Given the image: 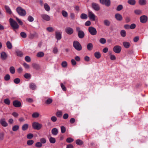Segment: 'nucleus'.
Here are the masks:
<instances>
[{"mask_svg":"<svg viewBox=\"0 0 148 148\" xmlns=\"http://www.w3.org/2000/svg\"><path fill=\"white\" fill-rule=\"evenodd\" d=\"M61 65L63 67H66L67 65V62L66 61L62 62L61 63Z\"/></svg>","mask_w":148,"mask_h":148,"instance_id":"nucleus-44","label":"nucleus"},{"mask_svg":"<svg viewBox=\"0 0 148 148\" xmlns=\"http://www.w3.org/2000/svg\"><path fill=\"white\" fill-rule=\"evenodd\" d=\"M58 130L56 128H53L51 132L53 135H57L58 134Z\"/></svg>","mask_w":148,"mask_h":148,"instance_id":"nucleus-21","label":"nucleus"},{"mask_svg":"<svg viewBox=\"0 0 148 148\" xmlns=\"http://www.w3.org/2000/svg\"><path fill=\"white\" fill-rule=\"evenodd\" d=\"M16 53L17 55L18 56L20 57L22 56L23 55V53L21 51H16Z\"/></svg>","mask_w":148,"mask_h":148,"instance_id":"nucleus-48","label":"nucleus"},{"mask_svg":"<svg viewBox=\"0 0 148 148\" xmlns=\"http://www.w3.org/2000/svg\"><path fill=\"white\" fill-rule=\"evenodd\" d=\"M16 10L18 14L21 16H25L26 14V11L21 7H18Z\"/></svg>","mask_w":148,"mask_h":148,"instance_id":"nucleus-2","label":"nucleus"},{"mask_svg":"<svg viewBox=\"0 0 148 148\" xmlns=\"http://www.w3.org/2000/svg\"><path fill=\"white\" fill-rule=\"evenodd\" d=\"M9 20L10 25L14 30L18 29L19 28V25L17 22L14 20L13 19L10 18Z\"/></svg>","mask_w":148,"mask_h":148,"instance_id":"nucleus-3","label":"nucleus"},{"mask_svg":"<svg viewBox=\"0 0 148 148\" xmlns=\"http://www.w3.org/2000/svg\"><path fill=\"white\" fill-rule=\"evenodd\" d=\"M24 77L26 79H29L30 78L31 76L30 74L26 73L24 75Z\"/></svg>","mask_w":148,"mask_h":148,"instance_id":"nucleus-52","label":"nucleus"},{"mask_svg":"<svg viewBox=\"0 0 148 148\" xmlns=\"http://www.w3.org/2000/svg\"><path fill=\"white\" fill-rule=\"evenodd\" d=\"M34 142V141L33 140H27V143L28 145L31 146L33 144Z\"/></svg>","mask_w":148,"mask_h":148,"instance_id":"nucleus-39","label":"nucleus"},{"mask_svg":"<svg viewBox=\"0 0 148 148\" xmlns=\"http://www.w3.org/2000/svg\"><path fill=\"white\" fill-rule=\"evenodd\" d=\"M44 7L45 10L47 12L50 11V8L49 5L46 3H45L44 5Z\"/></svg>","mask_w":148,"mask_h":148,"instance_id":"nucleus-22","label":"nucleus"},{"mask_svg":"<svg viewBox=\"0 0 148 148\" xmlns=\"http://www.w3.org/2000/svg\"><path fill=\"white\" fill-rule=\"evenodd\" d=\"M28 125L27 124H24L22 126V129L23 131L26 130L28 128Z\"/></svg>","mask_w":148,"mask_h":148,"instance_id":"nucleus-26","label":"nucleus"},{"mask_svg":"<svg viewBox=\"0 0 148 148\" xmlns=\"http://www.w3.org/2000/svg\"><path fill=\"white\" fill-rule=\"evenodd\" d=\"M103 23L105 25L108 26H110V22L108 20H105L103 21Z\"/></svg>","mask_w":148,"mask_h":148,"instance_id":"nucleus-32","label":"nucleus"},{"mask_svg":"<svg viewBox=\"0 0 148 148\" xmlns=\"http://www.w3.org/2000/svg\"><path fill=\"white\" fill-rule=\"evenodd\" d=\"M19 127L18 125H15L13 127L12 130L14 131H16L19 129Z\"/></svg>","mask_w":148,"mask_h":148,"instance_id":"nucleus-37","label":"nucleus"},{"mask_svg":"<svg viewBox=\"0 0 148 148\" xmlns=\"http://www.w3.org/2000/svg\"><path fill=\"white\" fill-rule=\"evenodd\" d=\"M136 27V25L134 23L132 24L130 26V29H134Z\"/></svg>","mask_w":148,"mask_h":148,"instance_id":"nucleus-63","label":"nucleus"},{"mask_svg":"<svg viewBox=\"0 0 148 148\" xmlns=\"http://www.w3.org/2000/svg\"><path fill=\"white\" fill-rule=\"evenodd\" d=\"M27 19L29 22H32L34 20L33 18L31 16H28Z\"/></svg>","mask_w":148,"mask_h":148,"instance_id":"nucleus-61","label":"nucleus"},{"mask_svg":"<svg viewBox=\"0 0 148 148\" xmlns=\"http://www.w3.org/2000/svg\"><path fill=\"white\" fill-rule=\"evenodd\" d=\"M38 35L36 32H34L33 34H30L29 37L30 39H32L34 38H38Z\"/></svg>","mask_w":148,"mask_h":148,"instance_id":"nucleus-16","label":"nucleus"},{"mask_svg":"<svg viewBox=\"0 0 148 148\" xmlns=\"http://www.w3.org/2000/svg\"><path fill=\"white\" fill-rule=\"evenodd\" d=\"M52 99L51 98H48L45 102L46 104L49 105L51 104L52 102Z\"/></svg>","mask_w":148,"mask_h":148,"instance_id":"nucleus-38","label":"nucleus"},{"mask_svg":"<svg viewBox=\"0 0 148 148\" xmlns=\"http://www.w3.org/2000/svg\"><path fill=\"white\" fill-rule=\"evenodd\" d=\"M92 8L95 10L98 11L100 10V7L99 5L95 3H92Z\"/></svg>","mask_w":148,"mask_h":148,"instance_id":"nucleus-13","label":"nucleus"},{"mask_svg":"<svg viewBox=\"0 0 148 148\" xmlns=\"http://www.w3.org/2000/svg\"><path fill=\"white\" fill-rule=\"evenodd\" d=\"M99 1L100 3L107 7H109L110 5V0H99Z\"/></svg>","mask_w":148,"mask_h":148,"instance_id":"nucleus-7","label":"nucleus"},{"mask_svg":"<svg viewBox=\"0 0 148 148\" xmlns=\"http://www.w3.org/2000/svg\"><path fill=\"white\" fill-rule=\"evenodd\" d=\"M140 22L142 23H145L147 20V17L145 15L142 16L140 17Z\"/></svg>","mask_w":148,"mask_h":148,"instance_id":"nucleus-14","label":"nucleus"},{"mask_svg":"<svg viewBox=\"0 0 148 148\" xmlns=\"http://www.w3.org/2000/svg\"><path fill=\"white\" fill-rule=\"evenodd\" d=\"M71 19L72 20H74L75 18V15L74 13H71L70 14Z\"/></svg>","mask_w":148,"mask_h":148,"instance_id":"nucleus-60","label":"nucleus"},{"mask_svg":"<svg viewBox=\"0 0 148 148\" xmlns=\"http://www.w3.org/2000/svg\"><path fill=\"white\" fill-rule=\"evenodd\" d=\"M65 32L68 34H72L73 33V29L70 27H67L65 29Z\"/></svg>","mask_w":148,"mask_h":148,"instance_id":"nucleus-11","label":"nucleus"},{"mask_svg":"<svg viewBox=\"0 0 148 148\" xmlns=\"http://www.w3.org/2000/svg\"><path fill=\"white\" fill-rule=\"evenodd\" d=\"M0 123L3 127H7L8 125V124L4 118H1L0 120Z\"/></svg>","mask_w":148,"mask_h":148,"instance_id":"nucleus-10","label":"nucleus"},{"mask_svg":"<svg viewBox=\"0 0 148 148\" xmlns=\"http://www.w3.org/2000/svg\"><path fill=\"white\" fill-rule=\"evenodd\" d=\"M1 58L3 60H5L7 58V55L5 52H3L1 53Z\"/></svg>","mask_w":148,"mask_h":148,"instance_id":"nucleus-19","label":"nucleus"},{"mask_svg":"<svg viewBox=\"0 0 148 148\" xmlns=\"http://www.w3.org/2000/svg\"><path fill=\"white\" fill-rule=\"evenodd\" d=\"M80 18L82 19H86L88 18V16L87 14H85L82 13L81 14L80 16Z\"/></svg>","mask_w":148,"mask_h":148,"instance_id":"nucleus-34","label":"nucleus"},{"mask_svg":"<svg viewBox=\"0 0 148 148\" xmlns=\"http://www.w3.org/2000/svg\"><path fill=\"white\" fill-rule=\"evenodd\" d=\"M23 65L26 69H29V65L25 62L23 63Z\"/></svg>","mask_w":148,"mask_h":148,"instance_id":"nucleus-62","label":"nucleus"},{"mask_svg":"<svg viewBox=\"0 0 148 148\" xmlns=\"http://www.w3.org/2000/svg\"><path fill=\"white\" fill-rule=\"evenodd\" d=\"M120 34L122 37H125L126 34V32L124 30H122L120 32Z\"/></svg>","mask_w":148,"mask_h":148,"instance_id":"nucleus-29","label":"nucleus"},{"mask_svg":"<svg viewBox=\"0 0 148 148\" xmlns=\"http://www.w3.org/2000/svg\"><path fill=\"white\" fill-rule=\"evenodd\" d=\"M56 37L58 40H60L61 38V34L58 32H56Z\"/></svg>","mask_w":148,"mask_h":148,"instance_id":"nucleus-18","label":"nucleus"},{"mask_svg":"<svg viewBox=\"0 0 148 148\" xmlns=\"http://www.w3.org/2000/svg\"><path fill=\"white\" fill-rule=\"evenodd\" d=\"M44 56V53L43 52H39L37 53L36 56L38 57L41 58L43 57Z\"/></svg>","mask_w":148,"mask_h":148,"instance_id":"nucleus-25","label":"nucleus"},{"mask_svg":"<svg viewBox=\"0 0 148 148\" xmlns=\"http://www.w3.org/2000/svg\"><path fill=\"white\" fill-rule=\"evenodd\" d=\"M123 44L125 48H128L130 46V43L127 42H123Z\"/></svg>","mask_w":148,"mask_h":148,"instance_id":"nucleus-23","label":"nucleus"},{"mask_svg":"<svg viewBox=\"0 0 148 148\" xmlns=\"http://www.w3.org/2000/svg\"><path fill=\"white\" fill-rule=\"evenodd\" d=\"M115 18L118 21H121L122 20L123 18L122 16L119 14H115Z\"/></svg>","mask_w":148,"mask_h":148,"instance_id":"nucleus-17","label":"nucleus"},{"mask_svg":"<svg viewBox=\"0 0 148 148\" xmlns=\"http://www.w3.org/2000/svg\"><path fill=\"white\" fill-rule=\"evenodd\" d=\"M40 142L42 144H44L46 142V139L45 138H42L40 139Z\"/></svg>","mask_w":148,"mask_h":148,"instance_id":"nucleus-54","label":"nucleus"},{"mask_svg":"<svg viewBox=\"0 0 148 148\" xmlns=\"http://www.w3.org/2000/svg\"><path fill=\"white\" fill-rule=\"evenodd\" d=\"M39 114L38 112H36L32 114V117L34 118L38 117L39 116Z\"/></svg>","mask_w":148,"mask_h":148,"instance_id":"nucleus-51","label":"nucleus"},{"mask_svg":"<svg viewBox=\"0 0 148 148\" xmlns=\"http://www.w3.org/2000/svg\"><path fill=\"white\" fill-rule=\"evenodd\" d=\"M41 16L43 19L47 21H49L50 20V16L46 14H41Z\"/></svg>","mask_w":148,"mask_h":148,"instance_id":"nucleus-12","label":"nucleus"},{"mask_svg":"<svg viewBox=\"0 0 148 148\" xmlns=\"http://www.w3.org/2000/svg\"><path fill=\"white\" fill-rule=\"evenodd\" d=\"M101 44H105L106 42V39L104 38H101L99 40Z\"/></svg>","mask_w":148,"mask_h":148,"instance_id":"nucleus-53","label":"nucleus"},{"mask_svg":"<svg viewBox=\"0 0 148 148\" xmlns=\"http://www.w3.org/2000/svg\"><path fill=\"white\" fill-rule=\"evenodd\" d=\"M33 128L35 130H39L42 127V125L37 122H34L32 124Z\"/></svg>","mask_w":148,"mask_h":148,"instance_id":"nucleus-5","label":"nucleus"},{"mask_svg":"<svg viewBox=\"0 0 148 148\" xmlns=\"http://www.w3.org/2000/svg\"><path fill=\"white\" fill-rule=\"evenodd\" d=\"M88 30L90 34L92 35H95L97 34V31L95 28L93 27H90L88 28Z\"/></svg>","mask_w":148,"mask_h":148,"instance_id":"nucleus-6","label":"nucleus"},{"mask_svg":"<svg viewBox=\"0 0 148 148\" xmlns=\"http://www.w3.org/2000/svg\"><path fill=\"white\" fill-rule=\"evenodd\" d=\"M32 67L36 70H38L40 69V66L36 64L33 63L32 64Z\"/></svg>","mask_w":148,"mask_h":148,"instance_id":"nucleus-27","label":"nucleus"},{"mask_svg":"<svg viewBox=\"0 0 148 148\" xmlns=\"http://www.w3.org/2000/svg\"><path fill=\"white\" fill-rule=\"evenodd\" d=\"M5 8L6 10V12L10 14H11L12 13V12L11 11L10 8L8 6L5 5Z\"/></svg>","mask_w":148,"mask_h":148,"instance_id":"nucleus-28","label":"nucleus"},{"mask_svg":"<svg viewBox=\"0 0 148 148\" xmlns=\"http://www.w3.org/2000/svg\"><path fill=\"white\" fill-rule=\"evenodd\" d=\"M13 105L16 107H19L21 106V102L17 100H15L13 101Z\"/></svg>","mask_w":148,"mask_h":148,"instance_id":"nucleus-15","label":"nucleus"},{"mask_svg":"<svg viewBox=\"0 0 148 148\" xmlns=\"http://www.w3.org/2000/svg\"><path fill=\"white\" fill-rule=\"evenodd\" d=\"M29 87L32 90H34L36 88V86L34 84L32 83L30 84Z\"/></svg>","mask_w":148,"mask_h":148,"instance_id":"nucleus-35","label":"nucleus"},{"mask_svg":"<svg viewBox=\"0 0 148 148\" xmlns=\"http://www.w3.org/2000/svg\"><path fill=\"white\" fill-rule=\"evenodd\" d=\"M74 141V139L71 137H69L67 138L66 141L68 143H71L73 142Z\"/></svg>","mask_w":148,"mask_h":148,"instance_id":"nucleus-50","label":"nucleus"},{"mask_svg":"<svg viewBox=\"0 0 148 148\" xmlns=\"http://www.w3.org/2000/svg\"><path fill=\"white\" fill-rule=\"evenodd\" d=\"M35 146L36 147L40 148L42 146V145L41 143L38 142L35 143Z\"/></svg>","mask_w":148,"mask_h":148,"instance_id":"nucleus-31","label":"nucleus"},{"mask_svg":"<svg viewBox=\"0 0 148 148\" xmlns=\"http://www.w3.org/2000/svg\"><path fill=\"white\" fill-rule=\"evenodd\" d=\"M20 35L21 37L23 38H25L27 37L26 34L24 32H21Z\"/></svg>","mask_w":148,"mask_h":148,"instance_id":"nucleus-45","label":"nucleus"},{"mask_svg":"<svg viewBox=\"0 0 148 148\" xmlns=\"http://www.w3.org/2000/svg\"><path fill=\"white\" fill-rule=\"evenodd\" d=\"M9 70L11 73L14 74L15 73V70L14 67V66H11Z\"/></svg>","mask_w":148,"mask_h":148,"instance_id":"nucleus-30","label":"nucleus"},{"mask_svg":"<svg viewBox=\"0 0 148 148\" xmlns=\"http://www.w3.org/2000/svg\"><path fill=\"white\" fill-rule=\"evenodd\" d=\"M62 115V112L61 111H59L57 112L56 113V115L58 117H61Z\"/></svg>","mask_w":148,"mask_h":148,"instance_id":"nucleus-46","label":"nucleus"},{"mask_svg":"<svg viewBox=\"0 0 148 148\" xmlns=\"http://www.w3.org/2000/svg\"><path fill=\"white\" fill-rule=\"evenodd\" d=\"M62 14L63 16L65 17H66L68 16V13L66 12L64 10H62Z\"/></svg>","mask_w":148,"mask_h":148,"instance_id":"nucleus-47","label":"nucleus"},{"mask_svg":"<svg viewBox=\"0 0 148 148\" xmlns=\"http://www.w3.org/2000/svg\"><path fill=\"white\" fill-rule=\"evenodd\" d=\"M49 141L51 143H54L56 142V140L55 138L51 137L49 139Z\"/></svg>","mask_w":148,"mask_h":148,"instance_id":"nucleus-42","label":"nucleus"},{"mask_svg":"<svg viewBox=\"0 0 148 148\" xmlns=\"http://www.w3.org/2000/svg\"><path fill=\"white\" fill-rule=\"evenodd\" d=\"M94 56L97 59H99L101 57V55L99 52H96L94 53Z\"/></svg>","mask_w":148,"mask_h":148,"instance_id":"nucleus-24","label":"nucleus"},{"mask_svg":"<svg viewBox=\"0 0 148 148\" xmlns=\"http://www.w3.org/2000/svg\"><path fill=\"white\" fill-rule=\"evenodd\" d=\"M128 3L131 5H134L135 4L136 1L135 0H128Z\"/></svg>","mask_w":148,"mask_h":148,"instance_id":"nucleus-41","label":"nucleus"},{"mask_svg":"<svg viewBox=\"0 0 148 148\" xmlns=\"http://www.w3.org/2000/svg\"><path fill=\"white\" fill-rule=\"evenodd\" d=\"M73 46L77 51H80L82 49L81 45L79 42L76 40H75L73 41Z\"/></svg>","mask_w":148,"mask_h":148,"instance_id":"nucleus-4","label":"nucleus"},{"mask_svg":"<svg viewBox=\"0 0 148 148\" xmlns=\"http://www.w3.org/2000/svg\"><path fill=\"white\" fill-rule=\"evenodd\" d=\"M123 6L121 5H119L116 8V10L117 11H119L123 9Z\"/></svg>","mask_w":148,"mask_h":148,"instance_id":"nucleus-59","label":"nucleus"},{"mask_svg":"<svg viewBox=\"0 0 148 148\" xmlns=\"http://www.w3.org/2000/svg\"><path fill=\"white\" fill-rule=\"evenodd\" d=\"M61 133H64L66 132V128L64 126H61Z\"/></svg>","mask_w":148,"mask_h":148,"instance_id":"nucleus-57","label":"nucleus"},{"mask_svg":"<svg viewBox=\"0 0 148 148\" xmlns=\"http://www.w3.org/2000/svg\"><path fill=\"white\" fill-rule=\"evenodd\" d=\"M10 78V76L9 74H6L4 77V80L6 81L9 80Z\"/></svg>","mask_w":148,"mask_h":148,"instance_id":"nucleus-43","label":"nucleus"},{"mask_svg":"<svg viewBox=\"0 0 148 148\" xmlns=\"http://www.w3.org/2000/svg\"><path fill=\"white\" fill-rule=\"evenodd\" d=\"M76 30L77 33V35L79 38L80 39H82L85 36L84 32L79 27H76Z\"/></svg>","mask_w":148,"mask_h":148,"instance_id":"nucleus-1","label":"nucleus"},{"mask_svg":"<svg viewBox=\"0 0 148 148\" xmlns=\"http://www.w3.org/2000/svg\"><path fill=\"white\" fill-rule=\"evenodd\" d=\"M88 16L91 20L92 21H95V16L90 11L88 12Z\"/></svg>","mask_w":148,"mask_h":148,"instance_id":"nucleus-8","label":"nucleus"},{"mask_svg":"<svg viewBox=\"0 0 148 148\" xmlns=\"http://www.w3.org/2000/svg\"><path fill=\"white\" fill-rule=\"evenodd\" d=\"M76 143L77 145H82L83 144V142L80 139H77L76 141Z\"/></svg>","mask_w":148,"mask_h":148,"instance_id":"nucleus-33","label":"nucleus"},{"mask_svg":"<svg viewBox=\"0 0 148 148\" xmlns=\"http://www.w3.org/2000/svg\"><path fill=\"white\" fill-rule=\"evenodd\" d=\"M47 30L50 32H52L53 31V29L52 27H49L47 28Z\"/></svg>","mask_w":148,"mask_h":148,"instance_id":"nucleus-64","label":"nucleus"},{"mask_svg":"<svg viewBox=\"0 0 148 148\" xmlns=\"http://www.w3.org/2000/svg\"><path fill=\"white\" fill-rule=\"evenodd\" d=\"M139 3L141 5H144L146 4V0H139Z\"/></svg>","mask_w":148,"mask_h":148,"instance_id":"nucleus-40","label":"nucleus"},{"mask_svg":"<svg viewBox=\"0 0 148 148\" xmlns=\"http://www.w3.org/2000/svg\"><path fill=\"white\" fill-rule=\"evenodd\" d=\"M20 82V79L19 78H16L14 79V82L16 84H19Z\"/></svg>","mask_w":148,"mask_h":148,"instance_id":"nucleus-55","label":"nucleus"},{"mask_svg":"<svg viewBox=\"0 0 148 148\" xmlns=\"http://www.w3.org/2000/svg\"><path fill=\"white\" fill-rule=\"evenodd\" d=\"M25 60L28 62H29L31 61V58L30 57L28 56H26L25 58Z\"/></svg>","mask_w":148,"mask_h":148,"instance_id":"nucleus-58","label":"nucleus"},{"mask_svg":"<svg viewBox=\"0 0 148 148\" xmlns=\"http://www.w3.org/2000/svg\"><path fill=\"white\" fill-rule=\"evenodd\" d=\"M7 47L8 48L11 49L12 48V45L10 41H7L6 42Z\"/></svg>","mask_w":148,"mask_h":148,"instance_id":"nucleus-36","label":"nucleus"},{"mask_svg":"<svg viewBox=\"0 0 148 148\" xmlns=\"http://www.w3.org/2000/svg\"><path fill=\"white\" fill-rule=\"evenodd\" d=\"M4 102L5 104L8 105H10V100L8 98L4 99Z\"/></svg>","mask_w":148,"mask_h":148,"instance_id":"nucleus-56","label":"nucleus"},{"mask_svg":"<svg viewBox=\"0 0 148 148\" xmlns=\"http://www.w3.org/2000/svg\"><path fill=\"white\" fill-rule=\"evenodd\" d=\"M121 50V47L119 45H116L113 48V51L116 53H119Z\"/></svg>","mask_w":148,"mask_h":148,"instance_id":"nucleus-9","label":"nucleus"},{"mask_svg":"<svg viewBox=\"0 0 148 148\" xmlns=\"http://www.w3.org/2000/svg\"><path fill=\"white\" fill-rule=\"evenodd\" d=\"M34 137V135L32 134L29 133L27 136V138L28 139H31Z\"/></svg>","mask_w":148,"mask_h":148,"instance_id":"nucleus-49","label":"nucleus"},{"mask_svg":"<svg viewBox=\"0 0 148 148\" xmlns=\"http://www.w3.org/2000/svg\"><path fill=\"white\" fill-rule=\"evenodd\" d=\"M93 48V45L91 43H89L87 45V48L88 50L91 51Z\"/></svg>","mask_w":148,"mask_h":148,"instance_id":"nucleus-20","label":"nucleus"}]
</instances>
